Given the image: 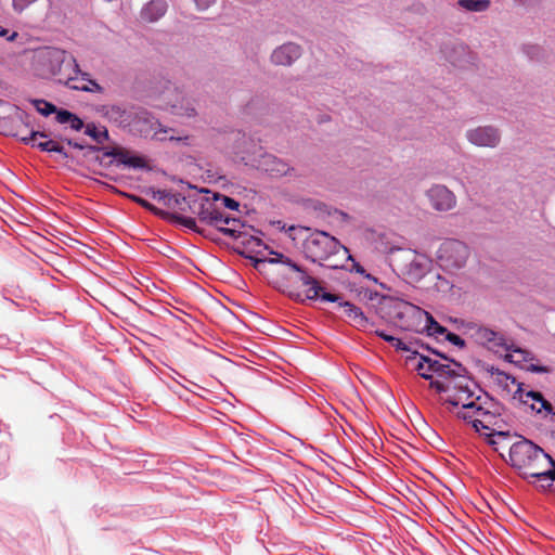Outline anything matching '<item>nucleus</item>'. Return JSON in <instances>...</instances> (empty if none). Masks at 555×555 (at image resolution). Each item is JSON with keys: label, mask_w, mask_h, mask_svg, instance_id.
I'll return each mask as SVG.
<instances>
[{"label": "nucleus", "mask_w": 555, "mask_h": 555, "mask_svg": "<svg viewBox=\"0 0 555 555\" xmlns=\"http://www.w3.org/2000/svg\"><path fill=\"white\" fill-rule=\"evenodd\" d=\"M0 132L4 135L14 137L21 140V133L15 130L13 120L10 117H0Z\"/></svg>", "instance_id": "nucleus-39"}, {"label": "nucleus", "mask_w": 555, "mask_h": 555, "mask_svg": "<svg viewBox=\"0 0 555 555\" xmlns=\"http://www.w3.org/2000/svg\"><path fill=\"white\" fill-rule=\"evenodd\" d=\"M488 411L489 409L483 405L479 396L477 400L466 403L464 410H459L456 416L470 423L475 428V420H482Z\"/></svg>", "instance_id": "nucleus-25"}, {"label": "nucleus", "mask_w": 555, "mask_h": 555, "mask_svg": "<svg viewBox=\"0 0 555 555\" xmlns=\"http://www.w3.org/2000/svg\"><path fill=\"white\" fill-rule=\"evenodd\" d=\"M423 318L426 319V331L429 336L435 337L437 343L449 341L455 347H465V341L459 335L451 333L447 327L440 325L430 313L425 311Z\"/></svg>", "instance_id": "nucleus-16"}, {"label": "nucleus", "mask_w": 555, "mask_h": 555, "mask_svg": "<svg viewBox=\"0 0 555 555\" xmlns=\"http://www.w3.org/2000/svg\"><path fill=\"white\" fill-rule=\"evenodd\" d=\"M83 129L85 133L98 144H102L109 139L107 129L105 127H98L94 122L87 124Z\"/></svg>", "instance_id": "nucleus-33"}, {"label": "nucleus", "mask_w": 555, "mask_h": 555, "mask_svg": "<svg viewBox=\"0 0 555 555\" xmlns=\"http://www.w3.org/2000/svg\"><path fill=\"white\" fill-rule=\"evenodd\" d=\"M515 1L518 2L519 4L526 5V4L531 3L532 0H515Z\"/></svg>", "instance_id": "nucleus-57"}, {"label": "nucleus", "mask_w": 555, "mask_h": 555, "mask_svg": "<svg viewBox=\"0 0 555 555\" xmlns=\"http://www.w3.org/2000/svg\"><path fill=\"white\" fill-rule=\"evenodd\" d=\"M490 443L495 444V443H498V441H496V440H494V439H492V440L490 441Z\"/></svg>", "instance_id": "nucleus-61"}, {"label": "nucleus", "mask_w": 555, "mask_h": 555, "mask_svg": "<svg viewBox=\"0 0 555 555\" xmlns=\"http://www.w3.org/2000/svg\"><path fill=\"white\" fill-rule=\"evenodd\" d=\"M145 194L151 196L153 199H156L158 202H165L166 197H168V191L166 190H157L154 188H149L145 191Z\"/></svg>", "instance_id": "nucleus-46"}, {"label": "nucleus", "mask_w": 555, "mask_h": 555, "mask_svg": "<svg viewBox=\"0 0 555 555\" xmlns=\"http://www.w3.org/2000/svg\"><path fill=\"white\" fill-rule=\"evenodd\" d=\"M463 334L479 347H487L489 344H493V347H515L513 343L507 341L504 333L479 323H464Z\"/></svg>", "instance_id": "nucleus-5"}, {"label": "nucleus", "mask_w": 555, "mask_h": 555, "mask_svg": "<svg viewBox=\"0 0 555 555\" xmlns=\"http://www.w3.org/2000/svg\"><path fill=\"white\" fill-rule=\"evenodd\" d=\"M541 482V486L544 485L546 486L547 485V481H540Z\"/></svg>", "instance_id": "nucleus-64"}, {"label": "nucleus", "mask_w": 555, "mask_h": 555, "mask_svg": "<svg viewBox=\"0 0 555 555\" xmlns=\"http://www.w3.org/2000/svg\"><path fill=\"white\" fill-rule=\"evenodd\" d=\"M8 29L0 27V37H5L8 35Z\"/></svg>", "instance_id": "nucleus-58"}, {"label": "nucleus", "mask_w": 555, "mask_h": 555, "mask_svg": "<svg viewBox=\"0 0 555 555\" xmlns=\"http://www.w3.org/2000/svg\"><path fill=\"white\" fill-rule=\"evenodd\" d=\"M376 335L380 337L383 340L391 344V347H408L401 339L391 335L387 330H378L376 331Z\"/></svg>", "instance_id": "nucleus-42"}, {"label": "nucleus", "mask_w": 555, "mask_h": 555, "mask_svg": "<svg viewBox=\"0 0 555 555\" xmlns=\"http://www.w3.org/2000/svg\"><path fill=\"white\" fill-rule=\"evenodd\" d=\"M189 210L196 215L202 223L214 228L219 227L221 222H229L225 218L221 219L222 211L209 197H198L189 202Z\"/></svg>", "instance_id": "nucleus-9"}, {"label": "nucleus", "mask_w": 555, "mask_h": 555, "mask_svg": "<svg viewBox=\"0 0 555 555\" xmlns=\"http://www.w3.org/2000/svg\"><path fill=\"white\" fill-rule=\"evenodd\" d=\"M520 474L525 478L531 477L539 481H547L546 486L542 485V489H548L552 481L555 480V461L543 452Z\"/></svg>", "instance_id": "nucleus-10"}, {"label": "nucleus", "mask_w": 555, "mask_h": 555, "mask_svg": "<svg viewBox=\"0 0 555 555\" xmlns=\"http://www.w3.org/2000/svg\"><path fill=\"white\" fill-rule=\"evenodd\" d=\"M301 55V48L294 42H286L275 48L271 61L275 65L289 66Z\"/></svg>", "instance_id": "nucleus-22"}, {"label": "nucleus", "mask_w": 555, "mask_h": 555, "mask_svg": "<svg viewBox=\"0 0 555 555\" xmlns=\"http://www.w3.org/2000/svg\"><path fill=\"white\" fill-rule=\"evenodd\" d=\"M459 5L470 12H483L489 9L490 0H459Z\"/></svg>", "instance_id": "nucleus-36"}, {"label": "nucleus", "mask_w": 555, "mask_h": 555, "mask_svg": "<svg viewBox=\"0 0 555 555\" xmlns=\"http://www.w3.org/2000/svg\"><path fill=\"white\" fill-rule=\"evenodd\" d=\"M14 116L26 127V128H33V125L30 122V116L25 111L20 108L18 106H13Z\"/></svg>", "instance_id": "nucleus-43"}, {"label": "nucleus", "mask_w": 555, "mask_h": 555, "mask_svg": "<svg viewBox=\"0 0 555 555\" xmlns=\"http://www.w3.org/2000/svg\"><path fill=\"white\" fill-rule=\"evenodd\" d=\"M291 270L297 274V279L302 285L309 286L307 291L308 299H321L323 301H338L340 299V296L325 292L318 280L311 276L307 270L297 262L292 264Z\"/></svg>", "instance_id": "nucleus-11"}, {"label": "nucleus", "mask_w": 555, "mask_h": 555, "mask_svg": "<svg viewBox=\"0 0 555 555\" xmlns=\"http://www.w3.org/2000/svg\"><path fill=\"white\" fill-rule=\"evenodd\" d=\"M487 371L490 373L491 377L498 384V386L508 392H511V386H515L517 388V385H522L521 383H518L515 377L508 375L498 367H494L493 365L489 366Z\"/></svg>", "instance_id": "nucleus-29"}, {"label": "nucleus", "mask_w": 555, "mask_h": 555, "mask_svg": "<svg viewBox=\"0 0 555 555\" xmlns=\"http://www.w3.org/2000/svg\"><path fill=\"white\" fill-rule=\"evenodd\" d=\"M47 142H48V153H57L60 154L64 159H67L69 156L67 154V152L64 150V147L56 141L54 140H48L47 139Z\"/></svg>", "instance_id": "nucleus-44"}, {"label": "nucleus", "mask_w": 555, "mask_h": 555, "mask_svg": "<svg viewBox=\"0 0 555 555\" xmlns=\"http://www.w3.org/2000/svg\"><path fill=\"white\" fill-rule=\"evenodd\" d=\"M256 167L257 169L266 172L272 178H281L283 176L297 178L301 176V173H299L296 170V168L291 167L283 159L268 153H263L262 155H260V158L257 160Z\"/></svg>", "instance_id": "nucleus-12"}, {"label": "nucleus", "mask_w": 555, "mask_h": 555, "mask_svg": "<svg viewBox=\"0 0 555 555\" xmlns=\"http://www.w3.org/2000/svg\"><path fill=\"white\" fill-rule=\"evenodd\" d=\"M37 63L46 74L55 77L56 81L63 85L67 76L80 73L75 56L60 48L46 47L40 49L37 52Z\"/></svg>", "instance_id": "nucleus-4"}, {"label": "nucleus", "mask_w": 555, "mask_h": 555, "mask_svg": "<svg viewBox=\"0 0 555 555\" xmlns=\"http://www.w3.org/2000/svg\"><path fill=\"white\" fill-rule=\"evenodd\" d=\"M31 103L36 107L37 112L46 117L50 116L51 114H55V116H57V112H60V109L53 103L42 99L31 100Z\"/></svg>", "instance_id": "nucleus-37"}, {"label": "nucleus", "mask_w": 555, "mask_h": 555, "mask_svg": "<svg viewBox=\"0 0 555 555\" xmlns=\"http://www.w3.org/2000/svg\"><path fill=\"white\" fill-rule=\"evenodd\" d=\"M495 424L496 415L489 410L482 420H475V429L476 431H480L481 429L490 430Z\"/></svg>", "instance_id": "nucleus-38"}, {"label": "nucleus", "mask_w": 555, "mask_h": 555, "mask_svg": "<svg viewBox=\"0 0 555 555\" xmlns=\"http://www.w3.org/2000/svg\"><path fill=\"white\" fill-rule=\"evenodd\" d=\"M173 196L171 193L168 192V197H166L165 202H164V205L167 206V207H175V204H173Z\"/></svg>", "instance_id": "nucleus-54"}, {"label": "nucleus", "mask_w": 555, "mask_h": 555, "mask_svg": "<svg viewBox=\"0 0 555 555\" xmlns=\"http://www.w3.org/2000/svg\"><path fill=\"white\" fill-rule=\"evenodd\" d=\"M352 267H353V270H354L356 272H358V273H360V274H363L367 280H371V281H373V282H375V283L377 282V279H376V278H374L373 275H371V274H369V273H365L364 268H363L360 263L354 262Z\"/></svg>", "instance_id": "nucleus-52"}, {"label": "nucleus", "mask_w": 555, "mask_h": 555, "mask_svg": "<svg viewBox=\"0 0 555 555\" xmlns=\"http://www.w3.org/2000/svg\"><path fill=\"white\" fill-rule=\"evenodd\" d=\"M159 126V121L150 112L145 108L137 107L129 129L140 135L147 137L155 133Z\"/></svg>", "instance_id": "nucleus-18"}, {"label": "nucleus", "mask_w": 555, "mask_h": 555, "mask_svg": "<svg viewBox=\"0 0 555 555\" xmlns=\"http://www.w3.org/2000/svg\"><path fill=\"white\" fill-rule=\"evenodd\" d=\"M511 352L505 354V360L520 367L521 370L533 373H548L551 369L541 365L530 352L529 349H509Z\"/></svg>", "instance_id": "nucleus-15"}, {"label": "nucleus", "mask_w": 555, "mask_h": 555, "mask_svg": "<svg viewBox=\"0 0 555 555\" xmlns=\"http://www.w3.org/2000/svg\"><path fill=\"white\" fill-rule=\"evenodd\" d=\"M17 36H18L17 33L14 31L10 36L7 37V40L12 42L17 38Z\"/></svg>", "instance_id": "nucleus-56"}, {"label": "nucleus", "mask_w": 555, "mask_h": 555, "mask_svg": "<svg viewBox=\"0 0 555 555\" xmlns=\"http://www.w3.org/2000/svg\"><path fill=\"white\" fill-rule=\"evenodd\" d=\"M544 451L527 439H521L509 447L511 465L521 473Z\"/></svg>", "instance_id": "nucleus-8"}, {"label": "nucleus", "mask_w": 555, "mask_h": 555, "mask_svg": "<svg viewBox=\"0 0 555 555\" xmlns=\"http://www.w3.org/2000/svg\"><path fill=\"white\" fill-rule=\"evenodd\" d=\"M236 241L242 246V249H237L238 254L254 262L255 259H258L254 255L261 254L262 249L268 248L261 238L254 236L246 231Z\"/></svg>", "instance_id": "nucleus-23"}, {"label": "nucleus", "mask_w": 555, "mask_h": 555, "mask_svg": "<svg viewBox=\"0 0 555 555\" xmlns=\"http://www.w3.org/2000/svg\"><path fill=\"white\" fill-rule=\"evenodd\" d=\"M363 298L371 302V307L382 319L404 331L415 330L425 313V310L418 306L393 295H379L376 292L365 291Z\"/></svg>", "instance_id": "nucleus-3"}, {"label": "nucleus", "mask_w": 555, "mask_h": 555, "mask_svg": "<svg viewBox=\"0 0 555 555\" xmlns=\"http://www.w3.org/2000/svg\"><path fill=\"white\" fill-rule=\"evenodd\" d=\"M193 1L195 3V7L197 8V10H199V11L207 10L216 2V0H193Z\"/></svg>", "instance_id": "nucleus-50"}, {"label": "nucleus", "mask_w": 555, "mask_h": 555, "mask_svg": "<svg viewBox=\"0 0 555 555\" xmlns=\"http://www.w3.org/2000/svg\"><path fill=\"white\" fill-rule=\"evenodd\" d=\"M165 219H170V220H173L176 221L177 223L196 232V233H199L204 236H207V234L205 233V230L201 229L197 227V223H196V220L192 217H186V216H183V215H179V214H171L169 212V216H167Z\"/></svg>", "instance_id": "nucleus-34"}, {"label": "nucleus", "mask_w": 555, "mask_h": 555, "mask_svg": "<svg viewBox=\"0 0 555 555\" xmlns=\"http://www.w3.org/2000/svg\"><path fill=\"white\" fill-rule=\"evenodd\" d=\"M89 150L91 151H101L102 149L98 147V146H88Z\"/></svg>", "instance_id": "nucleus-60"}, {"label": "nucleus", "mask_w": 555, "mask_h": 555, "mask_svg": "<svg viewBox=\"0 0 555 555\" xmlns=\"http://www.w3.org/2000/svg\"><path fill=\"white\" fill-rule=\"evenodd\" d=\"M406 354L401 356L399 361L401 364L410 372H418V366L421 365L422 361L426 362V356H423L417 352L416 349H401Z\"/></svg>", "instance_id": "nucleus-30"}, {"label": "nucleus", "mask_w": 555, "mask_h": 555, "mask_svg": "<svg viewBox=\"0 0 555 555\" xmlns=\"http://www.w3.org/2000/svg\"><path fill=\"white\" fill-rule=\"evenodd\" d=\"M223 218L228 219L229 222H221V224H219V227H216V229L222 234L230 236L234 240H237L240 236H242V234L245 232V224L240 219L231 217L230 214H225L222 211L221 219Z\"/></svg>", "instance_id": "nucleus-26"}, {"label": "nucleus", "mask_w": 555, "mask_h": 555, "mask_svg": "<svg viewBox=\"0 0 555 555\" xmlns=\"http://www.w3.org/2000/svg\"><path fill=\"white\" fill-rule=\"evenodd\" d=\"M339 308L343 310L345 315L357 326H365L367 323V318L364 315L362 310L359 307H356L349 301H344L343 298L336 301Z\"/></svg>", "instance_id": "nucleus-27"}, {"label": "nucleus", "mask_w": 555, "mask_h": 555, "mask_svg": "<svg viewBox=\"0 0 555 555\" xmlns=\"http://www.w3.org/2000/svg\"><path fill=\"white\" fill-rule=\"evenodd\" d=\"M103 155L105 157H112L117 165H122L133 169H145L147 168L146 160L134 153H131L125 149H109L104 150Z\"/></svg>", "instance_id": "nucleus-20"}, {"label": "nucleus", "mask_w": 555, "mask_h": 555, "mask_svg": "<svg viewBox=\"0 0 555 555\" xmlns=\"http://www.w3.org/2000/svg\"><path fill=\"white\" fill-rule=\"evenodd\" d=\"M540 47L538 46H528L525 48V53L531 59H537L540 54Z\"/></svg>", "instance_id": "nucleus-51"}, {"label": "nucleus", "mask_w": 555, "mask_h": 555, "mask_svg": "<svg viewBox=\"0 0 555 555\" xmlns=\"http://www.w3.org/2000/svg\"><path fill=\"white\" fill-rule=\"evenodd\" d=\"M430 264L431 262L427 257L415 255L408 264V274L418 281L429 271Z\"/></svg>", "instance_id": "nucleus-28"}, {"label": "nucleus", "mask_w": 555, "mask_h": 555, "mask_svg": "<svg viewBox=\"0 0 555 555\" xmlns=\"http://www.w3.org/2000/svg\"><path fill=\"white\" fill-rule=\"evenodd\" d=\"M513 399H517L524 405L529 406L531 411L543 418L548 417L551 421H555V411L552 403L540 391L525 390L522 385H517L513 392Z\"/></svg>", "instance_id": "nucleus-7"}, {"label": "nucleus", "mask_w": 555, "mask_h": 555, "mask_svg": "<svg viewBox=\"0 0 555 555\" xmlns=\"http://www.w3.org/2000/svg\"><path fill=\"white\" fill-rule=\"evenodd\" d=\"M270 254H272L274 257L255 259L254 267L256 269H258L261 263L268 262V263H271V264L281 263V264H284V266H286V267H288L291 269L292 264L295 262L294 260H292L291 258L284 256L281 253H276V251H272L271 250Z\"/></svg>", "instance_id": "nucleus-35"}, {"label": "nucleus", "mask_w": 555, "mask_h": 555, "mask_svg": "<svg viewBox=\"0 0 555 555\" xmlns=\"http://www.w3.org/2000/svg\"><path fill=\"white\" fill-rule=\"evenodd\" d=\"M48 134L43 131L31 129L28 135L21 137V141L42 152H48Z\"/></svg>", "instance_id": "nucleus-31"}, {"label": "nucleus", "mask_w": 555, "mask_h": 555, "mask_svg": "<svg viewBox=\"0 0 555 555\" xmlns=\"http://www.w3.org/2000/svg\"><path fill=\"white\" fill-rule=\"evenodd\" d=\"M167 10L166 0H150L141 8L139 18L143 23H156L165 16Z\"/></svg>", "instance_id": "nucleus-24"}, {"label": "nucleus", "mask_w": 555, "mask_h": 555, "mask_svg": "<svg viewBox=\"0 0 555 555\" xmlns=\"http://www.w3.org/2000/svg\"><path fill=\"white\" fill-rule=\"evenodd\" d=\"M212 199L216 203L220 202L224 208H228L231 210H237L240 207V203L236 199L225 196V195H222V194H219V193H215L212 196Z\"/></svg>", "instance_id": "nucleus-41"}, {"label": "nucleus", "mask_w": 555, "mask_h": 555, "mask_svg": "<svg viewBox=\"0 0 555 555\" xmlns=\"http://www.w3.org/2000/svg\"><path fill=\"white\" fill-rule=\"evenodd\" d=\"M341 258H343V259H345V258H347V259H351V262H353V263H354V259H352V258H351V256L349 255V253H348L345 257L341 255Z\"/></svg>", "instance_id": "nucleus-59"}, {"label": "nucleus", "mask_w": 555, "mask_h": 555, "mask_svg": "<svg viewBox=\"0 0 555 555\" xmlns=\"http://www.w3.org/2000/svg\"><path fill=\"white\" fill-rule=\"evenodd\" d=\"M173 196V204H175V207H179L182 211H186V208L184 207V205H186L189 207V202H192L194 198H192L191 195L189 196H185V195H181L180 193L178 194H172Z\"/></svg>", "instance_id": "nucleus-45"}, {"label": "nucleus", "mask_w": 555, "mask_h": 555, "mask_svg": "<svg viewBox=\"0 0 555 555\" xmlns=\"http://www.w3.org/2000/svg\"><path fill=\"white\" fill-rule=\"evenodd\" d=\"M488 435L492 436V437H498V438H501V439H506L508 437V434L504 433V431H496V433H491V434H488Z\"/></svg>", "instance_id": "nucleus-55"}, {"label": "nucleus", "mask_w": 555, "mask_h": 555, "mask_svg": "<svg viewBox=\"0 0 555 555\" xmlns=\"http://www.w3.org/2000/svg\"><path fill=\"white\" fill-rule=\"evenodd\" d=\"M435 357H440L442 360L451 362L453 367H450L444 379L431 380L428 385L429 388L435 389L436 392L441 393L443 403H448L453 408L461 406L460 410L465 409V404L477 400L479 397L476 395L477 385L473 379L467 377L465 369L453 360H449L444 354L430 349Z\"/></svg>", "instance_id": "nucleus-2"}, {"label": "nucleus", "mask_w": 555, "mask_h": 555, "mask_svg": "<svg viewBox=\"0 0 555 555\" xmlns=\"http://www.w3.org/2000/svg\"><path fill=\"white\" fill-rule=\"evenodd\" d=\"M64 86L72 90L83 92L101 93L103 91V87L94 79H91L90 74L81 69L78 75L67 76V79L64 80Z\"/></svg>", "instance_id": "nucleus-21"}, {"label": "nucleus", "mask_w": 555, "mask_h": 555, "mask_svg": "<svg viewBox=\"0 0 555 555\" xmlns=\"http://www.w3.org/2000/svg\"><path fill=\"white\" fill-rule=\"evenodd\" d=\"M137 106H129L122 104H108L101 105L96 112L101 114L108 121L121 128H129L133 121V115Z\"/></svg>", "instance_id": "nucleus-13"}, {"label": "nucleus", "mask_w": 555, "mask_h": 555, "mask_svg": "<svg viewBox=\"0 0 555 555\" xmlns=\"http://www.w3.org/2000/svg\"><path fill=\"white\" fill-rule=\"evenodd\" d=\"M175 113L177 115L186 116V117H194L196 115V109L194 106H192L190 103L185 107L181 106H173Z\"/></svg>", "instance_id": "nucleus-48"}, {"label": "nucleus", "mask_w": 555, "mask_h": 555, "mask_svg": "<svg viewBox=\"0 0 555 555\" xmlns=\"http://www.w3.org/2000/svg\"><path fill=\"white\" fill-rule=\"evenodd\" d=\"M469 256L467 245L459 240L449 238L442 242L437 250L440 264L447 269H461Z\"/></svg>", "instance_id": "nucleus-6"}, {"label": "nucleus", "mask_w": 555, "mask_h": 555, "mask_svg": "<svg viewBox=\"0 0 555 555\" xmlns=\"http://www.w3.org/2000/svg\"><path fill=\"white\" fill-rule=\"evenodd\" d=\"M451 364L442 363L439 360L426 356V362L421 363L418 366L417 375L426 380L444 379L448 372H450Z\"/></svg>", "instance_id": "nucleus-19"}, {"label": "nucleus", "mask_w": 555, "mask_h": 555, "mask_svg": "<svg viewBox=\"0 0 555 555\" xmlns=\"http://www.w3.org/2000/svg\"><path fill=\"white\" fill-rule=\"evenodd\" d=\"M249 352V356H244L248 361L255 362L256 358L267 359L269 356H274V352L272 349H259L260 353H257L250 349H247Z\"/></svg>", "instance_id": "nucleus-47"}, {"label": "nucleus", "mask_w": 555, "mask_h": 555, "mask_svg": "<svg viewBox=\"0 0 555 555\" xmlns=\"http://www.w3.org/2000/svg\"><path fill=\"white\" fill-rule=\"evenodd\" d=\"M65 141H66V143H67L69 146H73L74 149H77V150H83V149H86V147H87L86 145H83V144H81V143H79V142H76V141H74V140H72V139H66Z\"/></svg>", "instance_id": "nucleus-53"}, {"label": "nucleus", "mask_w": 555, "mask_h": 555, "mask_svg": "<svg viewBox=\"0 0 555 555\" xmlns=\"http://www.w3.org/2000/svg\"><path fill=\"white\" fill-rule=\"evenodd\" d=\"M133 201L139 204L141 207L147 209L149 211L153 212L154 215L156 216H159L162 218H166L167 216H169V212L168 211H165V210H162L159 208H157L156 206H154L153 204H151L150 202H147L146 199L142 198V197H133Z\"/></svg>", "instance_id": "nucleus-40"}, {"label": "nucleus", "mask_w": 555, "mask_h": 555, "mask_svg": "<svg viewBox=\"0 0 555 555\" xmlns=\"http://www.w3.org/2000/svg\"><path fill=\"white\" fill-rule=\"evenodd\" d=\"M427 197L434 209L449 211L455 207L456 198L452 191L444 185H434L427 191Z\"/></svg>", "instance_id": "nucleus-17"}, {"label": "nucleus", "mask_w": 555, "mask_h": 555, "mask_svg": "<svg viewBox=\"0 0 555 555\" xmlns=\"http://www.w3.org/2000/svg\"><path fill=\"white\" fill-rule=\"evenodd\" d=\"M37 0H12V8L16 13H22Z\"/></svg>", "instance_id": "nucleus-49"}, {"label": "nucleus", "mask_w": 555, "mask_h": 555, "mask_svg": "<svg viewBox=\"0 0 555 555\" xmlns=\"http://www.w3.org/2000/svg\"><path fill=\"white\" fill-rule=\"evenodd\" d=\"M465 137L469 143L479 147L494 149L501 141L500 130L493 126H480L469 129L466 131Z\"/></svg>", "instance_id": "nucleus-14"}, {"label": "nucleus", "mask_w": 555, "mask_h": 555, "mask_svg": "<svg viewBox=\"0 0 555 555\" xmlns=\"http://www.w3.org/2000/svg\"><path fill=\"white\" fill-rule=\"evenodd\" d=\"M55 120L61 125H69L70 129L75 131H80L86 126L79 116L64 108H60Z\"/></svg>", "instance_id": "nucleus-32"}, {"label": "nucleus", "mask_w": 555, "mask_h": 555, "mask_svg": "<svg viewBox=\"0 0 555 555\" xmlns=\"http://www.w3.org/2000/svg\"><path fill=\"white\" fill-rule=\"evenodd\" d=\"M420 347H421V348H424V347H429V346H428V345H425V344H422Z\"/></svg>", "instance_id": "nucleus-63"}, {"label": "nucleus", "mask_w": 555, "mask_h": 555, "mask_svg": "<svg viewBox=\"0 0 555 555\" xmlns=\"http://www.w3.org/2000/svg\"><path fill=\"white\" fill-rule=\"evenodd\" d=\"M188 188L191 189V190L194 189L193 185H191L190 183H188Z\"/></svg>", "instance_id": "nucleus-62"}, {"label": "nucleus", "mask_w": 555, "mask_h": 555, "mask_svg": "<svg viewBox=\"0 0 555 555\" xmlns=\"http://www.w3.org/2000/svg\"><path fill=\"white\" fill-rule=\"evenodd\" d=\"M287 232L293 241L302 242V251L307 259L331 269L343 267L336 258L339 254L345 257L348 249L336 237L325 231H312L310 228L300 225H292Z\"/></svg>", "instance_id": "nucleus-1"}]
</instances>
